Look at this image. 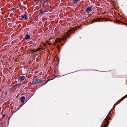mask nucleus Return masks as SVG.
Here are the masks:
<instances>
[{
  "instance_id": "7",
  "label": "nucleus",
  "mask_w": 127,
  "mask_h": 127,
  "mask_svg": "<svg viewBox=\"0 0 127 127\" xmlns=\"http://www.w3.org/2000/svg\"><path fill=\"white\" fill-rule=\"evenodd\" d=\"M30 37V35L28 34H26L25 35V38L26 40H28L29 39Z\"/></svg>"
},
{
  "instance_id": "27",
  "label": "nucleus",
  "mask_w": 127,
  "mask_h": 127,
  "mask_svg": "<svg viewBox=\"0 0 127 127\" xmlns=\"http://www.w3.org/2000/svg\"><path fill=\"white\" fill-rule=\"evenodd\" d=\"M49 81V80H46V82H47Z\"/></svg>"
},
{
  "instance_id": "25",
  "label": "nucleus",
  "mask_w": 127,
  "mask_h": 127,
  "mask_svg": "<svg viewBox=\"0 0 127 127\" xmlns=\"http://www.w3.org/2000/svg\"><path fill=\"white\" fill-rule=\"evenodd\" d=\"M2 116H6V115L5 114H3V115Z\"/></svg>"
},
{
  "instance_id": "14",
  "label": "nucleus",
  "mask_w": 127,
  "mask_h": 127,
  "mask_svg": "<svg viewBox=\"0 0 127 127\" xmlns=\"http://www.w3.org/2000/svg\"><path fill=\"white\" fill-rule=\"evenodd\" d=\"M40 12H41V14H43L45 12H44V11H43V10H40Z\"/></svg>"
},
{
  "instance_id": "28",
  "label": "nucleus",
  "mask_w": 127,
  "mask_h": 127,
  "mask_svg": "<svg viewBox=\"0 0 127 127\" xmlns=\"http://www.w3.org/2000/svg\"><path fill=\"white\" fill-rule=\"evenodd\" d=\"M56 78V77H55H55H54L53 79H52V80H53V79H54V78Z\"/></svg>"
},
{
  "instance_id": "13",
  "label": "nucleus",
  "mask_w": 127,
  "mask_h": 127,
  "mask_svg": "<svg viewBox=\"0 0 127 127\" xmlns=\"http://www.w3.org/2000/svg\"><path fill=\"white\" fill-rule=\"evenodd\" d=\"M48 0H46L45 1L43 0V3L44 4Z\"/></svg>"
},
{
  "instance_id": "4",
  "label": "nucleus",
  "mask_w": 127,
  "mask_h": 127,
  "mask_svg": "<svg viewBox=\"0 0 127 127\" xmlns=\"http://www.w3.org/2000/svg\"><path fill=\"white\" fill-rule=\"evenodd\" d=\"M25 97L24 96H22L21 97L20 99L19 100L22 103H23L25 102Z\"/></svg>"
},
{
  "instance_id": "8",
  "label": "nucleus",
  "mask_w": 127,
  "mask_h": 127,
  "mask_svg": "<svg viewBox=\"0 0 127 127\" xmlns=\"http://www.w3.org/2000/svg\"><path fill=\"white\" fill-rule=\"evenodd\" d=\"M38 83V79H34L32 81V84H35Z\"/></svg>"
},
{
  "instance_id": "5",
  "label": "nucleus",
  "mask_w": 127,
  "mask_h": 127,
  "mask_svg": "<svg viewBox=\"0 0 127 127\" xmlns=\"http://www.w3.org/2000/svg\"><path fill=\"white\" fill-rule=\"evenodd\" d=\"M21 17L23 19H24L25 20H27L28 19V18L27 17V16L26 14H25L21 16Z\"/></svg>"
},
{
  "instance_id": "17",
  "label": "nucleus",
  "mask_w": 127,
  "mask_h": 127,
  "mask_svg": "<svg viewBox=\"0 0 127 127\" xmlns=\"http://www.w3.org/2000/svg\"><path fill=\"white\" fill-rule=\"evenodd\" d=\"M75 71V72H72L70 73L67 74H65V75H64L61 76H64V75H67V74H70V73H74V72H76V71Z\"/></svg>"
},
{
  "instance_id": "12",
  "label": "nucleus",
  "mask_w": 127,
  "mask_h": 127,
  "mask_svg": "<svg viewBox=\"0 0 127 127\" xmlns=\"http://www.w3.org/2000/svg\"><path fill=\"white\" fill-rule=\"evenodd\" d=\"M79 0H74V3H77V2L79 1Z\"/></svg>"
},
{
  "instance_id": "3",
  "label": "nucleus",
  "mask_w": 127,
  "mask_h": 127,
  "mask_svg": "<svg viewBox=\"0 0 127 127\" xmlns=\"http://www.w3.org/2000/svg\"><path fill=\"white\" fill-rule=\"evenodd\" d=\"M25 79V76H20L18 78V80L20 81H23Z\"/></svg>"
},
{
  "instance_id": "22",
  "label": "nucleus",
  "mask_w": 127,
  "mask_h": 127,
  "mask_svg": "<svg viewBox=\"0 0 127 127\" xmlns=\"http://www.w3.org/2000/svg\"><path fill=\"white\" fill-rule=\"evenodd\" d=\"M34 2L38 1L39 0H33Z\"/></svg>"
},
{
  "instance_id": "16",
  "label": "nucleus",
  "mask_w": 127,
  "mask_h": 127,
  "mask_svg": "<svg viewBox=\"0 0 127 127\" xmlns=\"http://www.w3.org/2000/svg\"><path fill=\"white\" fill-rule=\"evenodd\" d=\"M32 46H35L36 45V44L35 43H32Z\"/></svg>"
},
{
  "instance_id": "9",
  "label": "nucleus",
  "mask_w": 127,
  "mask_h": 127,
  "mask_svg": "<svg viewBox=\"0 0 127 127\" xmlns=\"http://www.w3.org/2000/svg\"><path fill=\"white\" fill-rule=\"evenodd\" d=\"M31 51L32 52V53L33 55H34L37 52V51L36 50L34 51L33 50H32V51Z\"/></svg>"
},
{
  "instance_id": "26",
  "label": "nucleus",
  "mask_w": 127,
  "mask_h": 127,
  "mask_svg": "<svg viewBox=\"0 0 127 127\" xmlns=\"http://www.w3.org/2000/svg\"><path fill=\"white\" fill-rule=\"evenodd\" d=\"M42 14H41V12H40V13L39 14V15H41Z\"/></svg>"
},
{
  "instance_id": "15",
  "label": "nucleus",
  "mask_w": 127,
  "mask_h": 127,
  "mask_svg": "<svg viewBox=\"0 0 127 127\" xmlns=\"http://www.w3.org/2000/svg\"><path fill=\"white\" fill-rule=\"evenodd\" d=\"M108 126V125L106 123L105 124L104 127H107Z\"/></svg>"
},
{
  "instance_id": "20",
  "label": "nucleus",
  "mask_w": 127,
  "mask_h": 127,
  "mask_svg": "<svg viewBox=\"0 0 127 127\" xmlns=\"http://www.w3.org/2000/svg\"><path fill=\"white\" fill-rule=\"evenodd\" d=\"M17 8H13L12 9L13 10H15L17 8Z\"/></svg>"
},
{
  "instance_id": "21",
  "label": "nucleus",
  "mask_w": 127,
  "mask_h": 127,
  "mask_svg": "<svg viewBox=\"0 0 127 127\" xmlns=\"http://www.w3.org/2000/svg\"><path fill=\"white\" fill-rule=\"evenodd\" d=\"M47 82H46H46L44 83V84L43 85H45L46 84Z\"/></svg>"
},
{
  "instance_id": "10",
  "label": "nucleus",
  "mask_w": 127,
  "mask_h": 127,
  "mask_svg": "<svg viewBox=\"0 0 127 127\" xmlns=\"http://www.w3.org/2000/svg\"><path fill=\"white\" fill-rule=\"evenodd\" d=\"M49 41H50L51 42H53L54 41V40H53V38H51V39H49Z\"/></svg>"
},
{
  "instance_id": "6",
  "label": "nucleus",
  "mask_w": 127,
  "mask_h": 127,
  "mask_svg": "<svg viewBox=\"0 0 127 127\" xmlns=\"http://www.w3.org/2000/svg\"><path fill=\"white\" fill-rule=\"evenodd\" d=\"M67 38V37L66 36H64L63 37V38L61 40H59L58 42V43H60L62 41H63L64 40H66Z\"/></svg>"
},
{
  "instance_id": "2",
  "label": "nucleus",
  "mask_w": 127,
  "mask_h": 127,
  "mask_svg": "<svg viewBox=\"0 0 127 127\" xmlns=\"http://www.w3.org/2000/svg\"><path fill=\"white\" fill-rule=\"evenodd\" d=\"M93 6L92 5H90V7L86 8V11L87 13H89L92 11V10L91 8Z\"/></svg>"
},
{
  "instance_id": "29",
  "label": "nucleus",
  "mask_w": 127,
  "mask_h": 127,
  "mask_svg": "<svg viewBox=\"0 0 127 127\" xmlns=\"http://www.w3.org/2000/svg\"><path fill=\"white\" fill-rule=\"evenodd\" d=\"M40 5H41V2H40Z\"/></svg>"
},
{
  "instance_id": "23",
  "label": "nucleus",
  "mask_w": 127,
  "mask_h": 127,
  "mask_svg": "<svg viewBox=\"0 0 127 127\" xmlns=\"http://www.w3.org/2000/svg\"><path fill=\"white\" fill-rule=\"evenodd\" d=\"M95 71H99V72H104V71H98V70H95Z\"/></svg>"
},
{
  "instance_id": "11",
  "label": "nucleus",
  "mask_w": 127,
  "mask_h": 127,
  "mask_svg": "<svg viewBox=\"0 0 127 127\" xmlns=\"http://www.w3.org/2000/svg\"><path fill=\"white\" fill-rule=\"evenodd\" d=\"M38 83L40 82V83L42 81V80L40 79H38Z\"/></svg>"
},
{
  "instance_id": "1",
  "label": "nucleus",
  "mask_w": 127,
  "mask_h": 127,
  "mask_svg": "<svg viewBox=\"0 0 127 127\" xmlns=\"http://www.w3.org/2000/svg\"><path fill=\"white\" fill-rule=\"evenodd\" d=\"M127 97V94L125 95V96H124V97H123L119 101V103H118L117 102L115 103L114 105V106L111 109L110 111H109V114L110 113V112L111 111L113 110V109H114V108H115V106L116 105H117V104H118L120 102L122 101L123 99H124L125 98H126Z\"/></svg>"
},
{
  "instance_id": "18",
  "label": "nucleus",
  "mask_w": 127,
  "mask_h": 127,
  "mask_svg": "<svg viewBox=\"0 0 127 127\" xmlns=\"http://www.w3.org/2000/svg\"><path fill=\"white\" fill-rule=\"evenodd\" d=\"M18 85V84H16V85H14L12 87V88H13V87H14L16 86L17 85Z\"/></svg>"
},
{
  "instance_id": "19",
  "label": "nucleus",
  "mask_w": 127,
  "mask_h": 127,
  "mask_svg": "<svg viewBox=\"0 0 127 127\" xmlns=\"http://www.w3.org/2000/svg\"><path fill=\"white\" fill-rule=\"evenodd\" d=\"M48 9V8L46 10H45L44 11V12L45 13V12H48L47 10Z\"/></svg>"
},
{
  "instance_id": "24",
  "label": "nucleus",
  "mask_w": 127,
  "mask_h": 127,
  "mask_svg": "<svg viewBox=\"0 0 127 127\" xmlns=\"http://www.w3.org/2000/svg\"><path fill=\"white\" fill-rule=\"evenodd\" d=\"M40 10H43V8H42L40 9Z\"/></svg>"
}]
</instances>
